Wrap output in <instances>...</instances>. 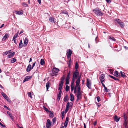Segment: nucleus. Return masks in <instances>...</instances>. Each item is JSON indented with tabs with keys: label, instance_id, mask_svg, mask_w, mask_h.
I'll list each match as a JSON object with an SVG mask.
<instances>
[{
	"label": "nucleus",
	"instance_id": "obj_1",
	"mask_svg": "<svg viewBox=\"0 0 128 128\" xmlns=\"http://www.w3.org/2000/svg\"><path fill=\"white\" fill-rule=\"evenodd\" d=\"M82 92L81 91L80 87L79 86L77 88V90L76 92L77 93L76 94L77 98V102H78L79 100L82 99Z\"/></svg>",
	"mask_w": 128,
	"mask_h": 128
},
{
	"label": "nucleus",
	"instance_id": "obj_2",
	"mask_svg": "<svg viewBox=\"0 0 128 128\" xmlns=\"http://www.w3.org/2000/svg\"><path fill=\"white\" fill-rule=\"evenodd\" d=\"M93 12L97 16H102L103 15V13H102L99 9H95L93 10Z\"/></svg>",
	"mask_w": 128,
	"mask_h": 128
},
{
	"label": "nucleus",
	"instance_id": "obj_3",
	"mask_svg": "<svg viewBox=\"0 0 128 128\" xmlns=\"http://www.w3.org/2000/svg\"><path fill=\"white\" fill-rule=\"evenodd\" d=\"M79 73L77 70H76L73 73L72 80L75 81L76 79L77 78V77L79 75Z\"/></svg>",
	"mask_w": 128,
	"mask_h": 128
},
{
	"label": "nucleus",
	"instance_id": "obj_4",
	"mask_svg": "<svg viewBox=\"0 0 128 128\" xmlns=\"http://www.w3.org/2000/svg\"><path fill=\"white\" fill-rule=\"evenodd\" d=\"M115 21L116 22L119 24L120 27L121 28H123L124 26V22H122V21L119 19H116Z\"/></svg>",
	"mask_w": 128,
	"mask_h": 128
},
{
	"label": "nucleus",
	"instance_id": "obj_5",
	"mask_svg": "<svg viewBox=\"0 0 128 128\" xmlns=\"http://www.w3.org/2000/svg\"><path fill=\"white\" fill-rule=\"evenodd\" d=\"M59 70L58 69L56 68H54L52 70V73L53 74H54L55 75L56 74L58 73Z\"/></svg>",
	"mask_w": 128,
	"mask_h": 128
},
{
	"label": "nucleus",
	"instance_id": "obj_6",
	"mask_svg": "<svg viewBox=\"0 0 128 128\" xmlns=\"http://www.w3.org/2000/svg\"><path fill=\"white\" fill-rule=\"evenodd\" d=\"M70 104H72V103L71 102H70V103L69 102H68L66 105V109L65 110V112L66 113L69 110V108L70 107Z\"/></svg>",
	"mask_w": 128,
	"mask_h": 128
},
{
	"label": "nucleus",
	"instance_id": "obj_7",
	"mask_svg": "<svg viewBox=\"0 0 128 128\" xmlns=\"http://www.w3.org/2000/svg\"><path fill=\"white\" fill-rule=\"evenodd\" d=\"M91 84L90 81L89 79H87V81L86 86L89 89H91Z\"/></svg>",
	"mask_w": 128,
	"mask_h": 128
},
{
	"label": "nucleus",
	"instance_id": "obj_8",
	"mask_svg": "<svg viewBox=\"0 0 128 128\" xmlns=\"http://www.w3.org/2000/svg\"><path fill=\"white\" fill-rule=\"evenodd\" d=\"M72 54V50H70L68 51V52H67V58H70L71 55Z\"/></svg>",
	"mask_w": 128,
	"mask_h": 128
},
{
	"label": "nucleus",
	"instance_id": "obj_9",
	"mask_svg": "<svg viewBox=\"0 0 128 128\" xmlns=\"http://www.w3.org/2000/svg\"><path fill=\"white\" fill-rule=\"evenodd\" d=\"M49 20L50 22L54 23L56 22V20L55 18L51 17L49 18Z\"/></svg>",
	"mask_w": 128,
	"mask_h": 128
},
{
	"label": "nucleus",
	"instance_id": "obj_10",
	"mask_svg": "<svg viewBox=\"0 0 128 128\" xmlns=\"http://www.w3.org/2000/svg\"><path fill=\"white\" fill-rule=\"evenodd\" d=\"M75 81H74L72 80V82L71 83V90L72 91L73 90H74V91L75 87L74 85V82Z\"/></svg>",
	"mask_w": 128,
	"mask_h": 128
},
{
	"label": "nucleus",
	"instance_id": "obj_11",
	"mask_svg": "<svg viewBox=\"0 0 128 128\" xmlns=\"http://www.w3.org/2000/svg\"><path fill=\"white\" fill-rule=\"evenodd\" d=\"M51 126V122L50 120L48 119L47 121V123L46 124V127L47 128H49Z\"/></svg>",
	"mask_w": 128,
	"mask_h": 128
},
{
	"label": "nucleus",
	"instance_id": "obj_12",
	"mask_svg": "<svg viewBox=\"0 0 128 128\" xmlns=\"http://www.w3.org/2000/svg\"><path fill=\"white\" fill-rule=\"evenodd\" d=\"M24 12L22 10L16 11L15 13L16 14L19 15H22L23 14Z\"/></svg>",
	"mask_w": 128,
	"mask_h": 128
},
{
	"label": "nucleus",
	"instance_id": "obj_13",
	"mask_svg": "<svg viewBox=\"0 0 128 128\" xmlns=\"http://www.w3.org/2000/svg\"><path fill=\"white\" fill-rule=\"evenodd\" d=\"M32 78V76H26L25 77L24 80L23 81V82H25L28 81L29 80L31 79Z\"/></svg>",
	"mask_w": 128,
	"mask_h": 128
},
{
	"label": "nucleus",
	"instance_id": "obj_14",
	"mask_svg": "<svg viewBox=\"0 0 128 128\" xmlns=\"http://www.w3.org/2000/svg\"><path fill=\"white\" fill-rule=\"evenodd\" d=\"M28 40L27 38H26L24 40V46H26L28 44Z\"/></svg>",
	"mask_w": 128,
	"mask_h": 128
},
{
	"label": "nucleus",
	"instance_id": "obj_15",
	"mask_svg": "<svg viewBox=\"0 0 128 128\" xmlns=\"http://www.w3.org/2000/svg\"><path fill=\"white\" fill-rule=\"evenodd\" d=\"M114 75L117 77H120V74L118 73V72L117 71H115L114 73Z\"/></svg>",
	"mask_w": 128,
	"mask_h": 128
},
{
	"label": "nucleus",
	"instance_id": "obj_16",
	"mask_svg": "<svg viewBox=\"0 0 128 128\" xmlns=\"http://www.w3.org/2000/svg\"><path fill=\"white\" fill-rule=\"evenodd\" d=\"M120 118L116 116H115L114 118V120L116 122H118L120 120Z\"/></svg>",
	"mask_w": 128,
	"mask_h": 128
},
{
	"label": "nucleus",
	"instance_id": "obj_17",
	"mask_svg": "<svg viewBox=\"0 0 128 128\" xmlns=\"http://www.w3.org/2000/svg\"><path fill=\"white\" fill-rule=\"evenodd\" d=\"M32 66L31 65L29 64L28 66L27 67L26 69V71L28 72L30 71L31 69L32 68Z\"/></svg>",
	"mask_w": 128,
	"mask_h": 128
},
{
	"label": "nucleus",
	"instance_id": "obj_18",
	"mask_svg": "<svg viewBox=\"0 0 128 128\" xmlns=\"http://www.w3.org/2000/svg\"><path fill=\"white\" fill-rule=\"evenodd\" d=\"M7 114L9 115V116L11 118V119L12 120H14V118L12 116V114L10 113V112L9 111H8L7 112Z\"/></svg>",
	"mask_w": 128,
	"mask_h": 128
},
{
	"label": "nucleus",
	"instance_id": "obj_19",
	"mask_svg": "<svg viewBox=\"0 0 128 128\" xmlns=\"http://www.w3.org/2000/svg\"><path fill=\"white\" fill-rule=\"evenodd\" d=\"M70 100L72 102L74 100V95L72 94H71L70 95Z\"/></svg>",
	"mask_w": 128,
	"mask_h": 128
},
{
	"label": "nucleus",
	"instance_id": "obj_20",
	"mask_svg": "<svg viewBox=\"0 0 128 128\" xmlns=\"http://www.w3.org/2000/svg\"><path fill=\"white\" fill-rule=\"evenodd\" d=\"M9 36L8 34H6L5 36L3 37L2 39V41H4Z\"/></svg>",
	"mask_w": 128,
	"mask_h": 128
},
{
	"label": "nucleus",
	"instance_id": "obj_21",
	"mask_svg": "<svg viewBox=\"0 0 128 128\" xmlns=\"http://www.w3.org/2000/svg\"><path fill=\"white\" fill-rule=\"evenodd\" d=\"M109 76L111 78L113 79L114 80H118L119 81V80L118 79L114 77V76H110V75H109Z\"/></svg>",
	"mask_w": 128,
	"mask_h": 128
},
{
	"label": "nucleus",
	"instance_id": "obj_22",
	"mask_svg": "<svg viewBox=\"0 0 128 128\" xmlns=\"http://www.w3.org/2000/svg\"><path fill=\"white\" fill-rule=\"evenodd\" d=\"M23 47V44L22 40H21L20 41V44L19 46V48H22Z\"/></svg>",
	"mask_w": 128,
	"mask_h": 128
},
{
	"label": "nucleus",
	"instance_id": "obj_23",
	"mask_svg": "<svg viewBox=\"0 0 128 128\" xmlns=\"http://www.w3.org/2000/svg\"><path fill=\"white\" fill-rule=\"evenodd\" d=\"M120 73L121 74V76L122 77L124 78L126 77V76L125 75V74L124 72H122V71H121Z\"/></svg>",
	"mask_w": 128,
	"mask_h": 128
},
{
	"label": "nucleus",
	"instance_id": "obj_24",
	"mask_svg": "<svg viewBox=\"0 0 128 128\" xmlns=\"http://www.w3.org/2000/svg\"><path fill=\"white\" fill-rule=\"evenodd\" d=\"M109 39L112 41H115L116 40L111 36H109Z\"/></svg>",
	"mask_w": 128,
	"mask_h": 128
},
{
	"label": "nucleus",
	"instance_id": "obj_25",
	"mask_svg": "<svg viewBox=\"0 0 128 128\" xmlns=\"http://www.w3.org/2000/svg\"><path fill=\"white\" fill-rule=\"evenodd\" d=\"M40 64L41 65H43L44 64L45 62L43 59H41Z\"/></svg>",
	"mask_w": 128,
	"mask_h": 128
},
{
	"label": "nucleus",
	"instance_id": "obj_26",
	"mask_svg": "<svg viewBox=\"0 0 128 128\" xmlns=\"http://www.w3.org/2000/svg\"><path fill=\"white\" fill-rule=\"evenodd\" d=\"M63 85V84L62 83H60L59 84V87L58 88V90H61L62 89V86Z\"/></svg>",
	"mask_w": 128,
	"mask_h": 128
},
{
	"label": "nucleus",
	"instance_id": "obj_27",
	"mask_svg": "<svg viewBox=\"0 0 128 128\" xmlns=\"http://www.w3.org/2000/svg\"><path fill=\"white\" fill-rule=\"evenodd\" d=\"M46 87L47 91H48V90L49 88L50 87V83L49 82H48L46 84Z\"/></svg>",
	"mask_w": 128,
	"mask_h": 128
},
{
	"label": "nucleus",
	"instance_id": "obj_28",
	"mask_svg": "<svg viewBox=\"0 0 128 128\" xmlns=\"http://www.w3.org/2000/svg\"><path fill=\"white\" fill-rule=\"evenodd\" d=\"M80 77H78V78L77 79V80L76 81V84H80Z\"/></svg>",
	"mask_w": 128,
	"mask_h": 128
},
{
	"label": "nucleus",
	"instance_id": "obj_29",
	"mask_svg": "<svg viewBox=\"0 0 128 128\" xmlns=\"http://www.w3.org/2000/svg\"><path fill=\"white\" fill-rule=\"evenodd\" d=\"M22 6L24 7H27L28 6V4H26L25 2H23L22 4Z\"/></svg>",
	"mask_w": 128,
	"mask_h": 128
},
{
	"label": "nucleus",
	"instance_id": "obj_30",
	"mask_svg": "<svg viewBox=\"0 0 128 128\" xmlns=\"http://www.w3.org/2000/svg\"><path fill=\"white\" fill-rule=\"evenodd\" d=\"M16 60L15 58H13L11 59V63H14L16 62Z\"/></svg>",
	"mask_w": 128,
	"mask_h": 128
},
{
	"label": "nucleus",
	"instance_id": "obj_31",
	"mask_svg": "<svg viewBox=\"0 0 128 128\" xmlns=\"http://www.w3.org/2000/svg\"><path fill=\"white\" fill-rule=\"evenodd\" d=\"M78 87V86H77L76 85L75 87L74 91V93L75 94H76L77 91V88Z\"/></svg>",
	"mask_w": 128,
	"mask_h": 128
},
{
	"label": "nucleus",
	"instance_id": "obj_32",
	"mask_svg": "<svg viewBox=\"0 0 128 128\" xmlns=\"http://www.w3.org/2000/svg\"><path fill=\"white\" fill-rule=\"evenodd\" d=\"M70 89V87L68 86H66V92H68Z\"/></svg>",
	"mask_w": 128,
	"mask_h": 128
},
{
	"label": "nucleus",
	"instance_id": "obj_33",
	"mask_svg": "<svg viewBox=\"0 0 128 128\" xmlns=\"http://www.w3.org/2000/svg\"><path fill=\"white\" fill-rule=\"evenodd\" d=\"M105 77V74H102L100 76V79H104Z\"/></svg>",
	"mask_w": 128,
	"mask_h": 128
},
{
	"label": "nucleus",
	"instance_id": "obj_34",
	"mask_svg": "<svg viewBox=\"0 0 128 128\" xmlns=\"http://www.w3.org/2000/svg\"><path fill=\"white\" fill-rule=\"evenodd\" d=\"M1 94L3 96L4 98H5L8 96H7L4 92H2Z\"/></svg>",
	"mask_w": 128,
	"mask_h": 128
},
{
	"label": "nucleus",
	"instance_id": "obj_35",
	"mask_svg": "<svg viewBox=\"0 0 128 128\" xmlns=\"http://www.w3.org/2000/svg\"><path fill=\"white\" fill-rule=\"evenodd\" d=\"M12 53L10 52V54H9L8 55V58H12Z\"/></svg>",
	"mask_w": 128,
	"mask_h": 128
},
{
	"label": "nucleus",
	"instance_id": "obj_36",
	"mask_svg": "<svg viewBox=\"0 0 128 128\" xmlns=\"http://www.w3.org/2000/svg\"><path fill=\"white\" fill-rule=\"evenodd\" d=\"M64 76L62 77L61 78V80L60 82L61 83H62L63 84L64 83Z\"/></svg>",
	"mask_w": 128,
	"mask_h": 128
},
{
	"label": "nucleus",
	"instance_id": "obj_37",
	"mask_svg": "<svg viewBox=\"0 0 128 128\" xmlns=\"http://www.w3.org/2000/svg\"><path fill=\"white\" fill-rule=\"evenodd\" d=\"M11 51V50L8 51H6V52H4V54L5 55H7L8 54H9V53H10Z\"/></svg>",
	"mask_w": 128,
	"mask_h": 128
},
{
	"label": "nucleus",
	"instance_id": "obj_38",
	"mask_svg": "<svg viewBox=\"0 0 128 128\" xmlns=\"http://www.w3.org/2000/svg\"><path fill=\"white\" fill-rule=\"evenodd\" d=\"M50 117H52L53 116V114L50 111Z\"/></svg>",
	"mask_w": 128,
	"mask_h": 128
},
{
	"label": "nucleus",
	"instance_id": "obj_39",
	"mask_svg": "<svg viewBox=\"0 0 128 128\" xmlns=\"http://www.w3.org/2000/svg\"><path fill=\"white\" fill-rule=\"evenodd\" d=\"M110 90H108L106 87H105L104 88V91L106 92H108Z\"/></svg>",
	"mask_w": 128,
	"mask_h": 128
},
{
	"label": "nucleus",
	"instance_id": "obj_40",
	"mask_svg": "<svg viewBox=\"0 0 128 128\" xmlns=\"http://www.w3.org/2000/svg\"><path fill=\"white\" fill-rule=\"evenodd\" d=\"M68 122H65L64 123V127L65 128H66L68 124Z\"/></svg>",
	"mask_w": 128,
	"mask_h": 128
},
{
	"label": "nucleus",
	"instance_id": "obj_41",
	"mask_svg": "<svg viewBox=\"0 0 128 128\" xmlns=\"http://www.w3.org/2000/svg\"><path fill=\"white\" fill-rule=\"evenodd\" d=\"M28 96L30 98H32V96L31 95V92H29L28 93Z\"/></svg>",
	"mask_w": 128,
	"mask_h": 128
},
{
	"label": "nucleus",
	"instance_id": "obj_42",
	"mask_svg": "<svg viewBox=\"0 0 128 128\" xmlns=\"http://www.w3.org/2000/svg\"><path fill=\"white\" fill-rule=\"evenodd\" d=\"M78 63L77 62L76 63V65H75V68H76V69H77L78 68Z\"/></svg>",
	"mask_w": 128,
	"mask_h": 128
},
{
	"label": "nucleus",
	"instance_id": "obj_43",
	"mask_svg": "<svg viewBox=\"0 0 128 128\" xmlns=\"http://www.w3.org/2000/svg\"><path fill=\"white\" fill-rule=\"evenodd\" d=\"M97 99L98 101V102L100 101V98L99 96H98L97 97Z\"/></svg>",
	"mask_w": 128,
	"mask_h": 128
},
{
	"label": "nucleus",
	"instance_id": "obj_44",
	"mask_svg": "<svg viewBox=\"0 0 128 128\" xmlns=\"http://www.w3.org/2000/svg\"><path fill=\"white\" fill-rule=\"evenodd\" d=\"M56 121V118H54L52 120V121L54 123Z\"/></svg>",
	"mask_w": 128,
	"mask_h": 128
},
{
	"label": "nucleus",
	"instance_id": "obj_45",
	"mask_svg": "<svg viewBox=\"0 0 128 128\" xmlns=\"http://www.w3.org/2000/svg\"><path fill=\"white\" fill-rule=\"evenodd\" d=\"M64 112H62V118H63L64 116Z\"/></svg>",
	"mask_w": 128,
	"mask_h": 128
},
{
	"label": "nucleus",
	"instance_id": "obj_46",
	"mask_svg": "<svg viewBox=\"0 0 128 128\" xmlns=\"http://www.w3.org/2000/svg\"><path fill=\"white\" fill-rule=\"evenodd\" d=\"M69 84V80H66V84Z\"/></svg>",
	"mask_w": 128,
	"mask_h": 128
},
{
	"label": "nucleus",
	"instance_id": "obj_47",
	"mask_svg": "<svg viewBox=\"0 0 128 128\" xmlns=\"http://www.w3.org/2000/svg\"><path fill=\"white\" fill-rule=\"evenodd\" d=\"M101 82L102 84L103 83V82L104 81V79H100Z\"/></svg>",
	"mask_w": 128,
	"mask_h": 128
},
{
	"label": "nucleus",
	"instance_id": "obj_48",
	"mask_svg": "<svg viewBox=\"0 0 128 128\" xmlns=\"http://www.w3.org/2000/svg\"><path fill=\"white\" fill-rule=\"evenodd\" d=\"M67 97H65L64 98V102H66L67 100Z\"/></svg>",
	"mask_w": 128,
	"mask_h": 128
},
{
	"label": "nucleus",
	"instance_id": "obj_49",
	"mask_svg": "<svg viewBox=\"0 0 128 128\" xmlns=\"http://www.w3.org/2000/svg\"><path fill=\"white\" fill-rule=\"evenodd\" d=\"M69 119V118L68 117H67L66 118L65 122H68Z\"/></svg>",
	"mask_w": 128,
	"mask_h": 128
},
{
	"label": "nucleus",
	"instance_id": "obj_50",
	"mask_svg": "<svg viewBox=\"0 0 128 128\" xmlns=\"http://www.w3.org/2000/svg\"><path fill=\"white\" fill-rule=\"evenodd\" d=\"M18 33L16 34L14 37H15L16 38L18 37Z\"/></svg>",
	"mask_w": 128,
	"mask_h": 128
},
{
	"label": "nucleus",
	"instance_id": "obj_51",
	"mask_svg": "<svg viewBox=\"0 0 128 128\" xmlns=\"http://www.w3.org/2000/svg\"><path fill=\"white\" fill-rule=\"evenodd\" d=\"M8 102H10V100L9 99V98L7 96V97H6L5 98Z\"/></svg>",
	"mask_w": 128,
	"mask_h": 128
},
{
	"label": "nucleus",
	"instance_id": "obj_52",
	"mask_svg": "<svg viewBox=\"0 0 128 128\" xmlns=\"http://www.w3.org/2000/svg\"><path fill=\"white\" fill-rule=\"evenodd\" d=\"M4 107L5 108H6L7 109L9 110H10L9 109V108H8L7 106H4Z\"/></svg>",
	"mask_w": 128,
	"mask_h": 128
},
{
	"label": "nucleus",
	"instance_id": "obj_53",
	"mask_svg": "<svg viewBox=\"0 0 128 128\" xmlns=\"http://www.w3.org/2000/svg\"><path fill=\"white\" fill-rule=\"evenodd\" d=\"M0 125L2 127H5V126L4 125H3L0 122Z\"/></svg>",
	"mask_w": 128,
	"mask_h": 128
},
{
	"label": "nucleus",
	"instance_id": "obj_54",
	"mask_svg": "<svg viewBox=\"0 0 128 128\" xmlns=\"http://www.w3.org/2000/svg\"><path fill=\"white\" fill-rule=\"evenodd\" d=\"M106 2L110 4L111 2L110 0H106Z\"/></svg>",
	"mask_w": 128,
	"mask_h": 128
},
{
	"label": "nucleus",
	"instance_id": "obj_55",
	"mask_svg": "<svg viewBox=\"0 0 128 128\" xmlns=\"http://www.w3.org/2000/svg\"><path fill=\"white\" fill-rule=\"evenodd\" d=\"M36 64V62H35L32 65V69L35 66V65Z\"/></svg>",
	"mask_w": 128,
	"mask_h": 128
},
{
	"label": "nucleus",
	"instance_id": "obj_56",
	"mask_svg": "<svg viewBox=\"0 0 128 128\" xmlns=\"http://www.w3.org/2000/svg\"><path fill=\"white\" fill-rule=\"evenodd\" d=\"M70 79V77H69V76H67L66 77V80H69Z\"/></svg>",
	"mask_w": 128,
	"mask_h": 128
},
{
	"label": "nucleus",
	"instance_id": "obj_57",
	"mask_svg": "<svg viewBox=\"0 0 128 128\" xmlns=\"http://www.w3.org/2000/svg\"><path fill=\"white\" fill-rule=\"evenodd\" d=\"M61 94L60 93H59L58 95V96H59V98H61Z\"/></svg>",
	"mask_w": 128,
	"mask_h": 128
},
{
	"label": "nucleus",
	"instance_id": "obj_58",
	"mask_svg": "<svg viewBox=\"0 0 128 128\" xmlns=\"http://www.w3.org/2000/svg\"><path fill=\"white\" fill-rule=\"evenodd\" d=\"M12 53V56H13L14 54H15V53L14 52H11Z\"/></svg>",
	"mask_w": 128,
	"mask_h": 128
},
{
	"label": "nucleus",
	"instance_id": "obj_59",
	"mask_svg": "<svg viewBox=\"0 0 128 128\" xmlns=\"http://www.w3.org/2000/svg\"><path fill=\"white\" fill-rule=\"evenodd\" d=\"M44 110L47 112L48 111V110L46 108H44Z\"/></svg>",
	"mask_w": 128,
	"mask_h": 128
},
{
	"label": "nucleus",
	"instance_id": "obj_60",
	"mask_svg": "<svg viewBox=\"0 0 128 128\" xmlns=\"http://www.w3.org/2000/svg\"><path fill=\"white\" fill-rule=\"evenodd\" d=\"M38 2L40 4L41 2V0H37Z\"/></svg>",
	"mask_w": 128,
	"mask_h": 128
},
{
	"label": "nucleus",
	"instance_id": "obj_61",
	"mask_svg": "<svg viewBox=\"0 0 128 128\" xmlns=\"http://www.w3.org/2000/svg\"><path fill=\"white\" fill-rule=\"evenodd\" d=\"M62 13H63L64 14H68V12H64L63 11V12Z\"/></svg>",
	"mask_w": 128,
	"mask_h": 128
},
{
	"label": "nucleus",
	"instance_id": "obj_62",
	"mask_svg": "<svg viewBox=\"0 0 128 128\" xmlns=\"http://www.w3.org/2000/svg\"><path fill=\"white\" fill-rule=\"evenodd\" d=\"M97 124V122H94V126H95Z\"/></svg>",
	"mask_w": 128,
	"mask_h": 128
},
{
	"label": "nucleus",
	"instance_id": "obj_63",
	"mask_svg": "<svg viewBox=\"0 0 128 128\" xmlns=\"http://www.w3.org/2000/svg\"><path fill=\"white\" fill-rule=\"evenodd\" d=\"M70 72L68 73L67 76H69V77H70Z\"/></svg>",
	"mask_w": 128,
	"mask_h": 128
},
{
	"label": "nucleus",
	"instance_id": "obj_64",
	"mask_svg": "<svg viewBox=\"0 0 128 128\" xmlns=\"http://www.w3.org/2000/svg\"><path fill=\"white\" fill-rule=\"evenodd\" d=\"M4 24H3L2 25H1V26L0 27V28H2L3 27H4Z\"/></svg>",
	"mask_w": 128,
	"mask_h": 128
}]
</instances>
